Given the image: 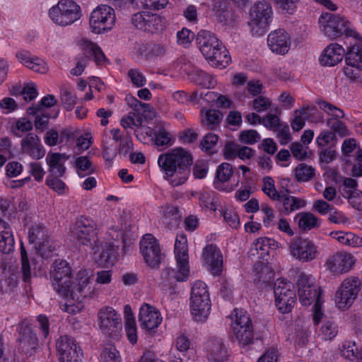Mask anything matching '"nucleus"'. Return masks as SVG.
<instances>
[{"label":"nucleus","instance_id":"1","mask_svg":"<svg viewBox=\"0 0 362 362\" xmlns=\"http://www.w3.org/2000/svg\"><path fill=\"white\" fill-rule=\"evenodd\" d=\"M93 272L81 269L75 277L71 275L69 263L56 259L50 269V279L54 291L65 300L61 309L72 315L80 313L83 308V300L98 295L99 289L91 281Z\"/></svg>","mask_w":362,"mask_h":362},{"label":"nucleus","instance_id":"2","mask_svg":"<svg viewBox=\"0 0 362 362\" xmlns=\"http://www.w3.org/2000/svg\"><path fill=\"white\" fill-rule=\"evenodd\" d=\"M73 233L80 244L90 248L93 258L99 266L105 267L112 264L115 245L113 242L104 244L103 240L98 238V229L94 220L81 216L75 222ZM107 235L109 241L123 238V232L116 228H110Z\"/></svg>","mask_w":362,"mask_h":362},{"label":"nucleus","instance_id":"3","mask_svg":"<svg viewBox=\"0 0 362 362\" xmlns=\"http://www.w3.org/2000/svg\"><path fill=\"white\" fill-rule=\"evenodd\" d=\"M157 163L163 179L170 186L177 187L188 180L193 158L187 149L176 147L160 154Z\"/></svg>","mask_w":362,"mask_h":362},{"label":"nucleus","instance_id":"4","mask_svg":"<svg viewBox=\"0 0 362 362\" xmlns=\"http://www.w3.org/2000/svg\"><path fill=\"white\" fill-rule=\"evenodd\" d=\"M282 245L272 238L260 237L252 243V252H256L257 257L263 262L255 264L253 273L255 282H267L272 277V271L268 262L271 256L276 255Z\"/></svg>","mask_w":362,"mask_h":362},{"label":"nucleus","instance_id":"5","mask_svg":"<svg viewBox=\"0 0 362 362\" xmlns=\"http://www.w3.org/2000/svg\"><path fill=\"white\" fill-rule=\"evenodd\" d=\"M197 41L201 52L211 66L223 69L229 64L228 51L214 34L202 30L197 35Z\"/></svg>","mask_w":362,"mask_h":362},{"label":"nucleus","instance_id":"6","mask_svg":"<svg viewBox=\"0 0 362 362\" xmlns=\"http://www.w3.org/2000/svg\"><path fill=\"white\" fill-rule=\"evenodd\" d=\"M190 312L193 319L204 322L209 317L211 303L206 284L199 280L194 281L191 288Z\"/></svg>","mask_w":362,"mask_h":362},{"label":"nucleus","instance_id":"7","mask_svg":"<svg viewBox=\"0 0 362 362\" xmlns=\"http://www.w3.org/2000/svg\"><path fill=\"white\" fill-rule=\"evenodd\" d=\"M230 333L232 339L240 346L245 347L253 341L254 332L252 321L246 312L234 309L230 315Z\"/></svg>","mask_w":362,"mask_h":362},{"label":"nucleus","instance_id":"8","mask_svg":"<svg viewBox=\"0 0 362 362\" xmlns=\"http://www.w3.org/2000/svg\"><path fill=\"white\" fill-rule=\"evenodd\" d=\"M47 15L53 23L66 27L81 18L82 11L81 6L74 0H59L49 8Z\"/></svg>","mask_w":362,"mask_h":362},{"label":"nucleus","instance_id":"9","mask_svg":"<svg viewBox=\"0 0 362 362\" xmlns=\"http://www.w3.org/2000/svg\"><path fill=\"white\" fill-rule=\"evenodd\" d=\"M273 10L269 3L260 1L249 10L247 25L253 35H263L272 21Z\"/></svg>","mask_w":362,"mask_h":362},{"label":"nucleus","instance_id":"10","mask_svg":"<svg viewBox=\"0 0 362 362\" xmlns=\"http://www.w3.org/2000/svg\"><path fill=\"white\" fill-rule=\"evenodd\" d=\"M320 29L330 40L343 34L357 37L356 30L350 28V22L344 16L329 13H322L319 18Z\"/></svg>","mask_w":362,"mask_h":362},{"label":"nucleus","instance_id":"11","mask_svg":"<svg viewBox=\"0 0 362 362\" xmlns=\"http://www.w3.org/2000/svg\"><path fill=\"white\" fill-rule=\"evenodd\" d=\"M274 298L275 307L279 313H291L296 303L293 284L285 279H277L274 285Z\"/></svg>","mask_w":362,"mask_h":362},{"label":"nucleus","instance_id":"12","mask_svg":"<svg viewBox=\"0 0 362 362\" xmlns=\"http://www.w3.org/2000/svg\"><path fill=\"white\" fill-rule=\"evenodd\" d=\"M115 10L107 5L101 4L90 12L88 24L93 33L100 35L112 30L115 25Z\"/></svg>","mask_w":362,"mask_h":362},{"label":"nucleus","instance_id":"13","mask_svg":"<svg viewBox=\"0 0 362 362\" xmlns=\"http://www.w3.org/2000/svg\"><path fill=\"white\" fill-rule=\"evenodd\" d=\"M288 251L293 259L303 263L312 262L320 255L315 243L309 238H303L291 240L288 245Z\"/></svg>","mask_w":362,"mask_h":362},{"label":"nucleus","instance_id":"14","mask_svg":"<svg viewBox=\"0 0 362 362\" xmlns=\"http://www.w3.org/2000/svg\"><path fill=\"white\" fill-rule=\"evenodd\" d=\"M298 294L300 303L304 306H308L322 298V289L315 284V278L311 275L301 274L298 276Z\"/></svg>","mask_w":362,"mask_h":362},{"label":"nucleus","instance_id":"15","mask_svg":"<svg viewBox=\"0 0 362 362\" xmlns=\"http://www.w3.org/2000/svg\"><path fill=\"white\" fill-rule=\"evenodd\" d=\"M203 351L208 362H228L230 351L224 340L216 336L208 337L204 343Z\"/></svg>","mask_w":362,"mask_h":362},{"label":"nucleus","instance_id":"16","mask_svg":"<svg viewBox=\"0 0 362 362\" xmlns=\"http://www.w3.org/2000/svg\"><path fill=\"white\" fill-rule=\"evenodd\" d=\"M140 253L145 263L151 268L159 266L162 253L158 240L151 234L144 235L140 240Z\"/></svg>","mask_w":362,"mask_h":362},{"label":"nucleus","instance_id":"17","mask_svg":"<svg viewBox=\"0 0 362 362\" xmlns=\"http://www.w3.org/2000/svg\"><path fill=\"white\" fill-rule=\"evenodd\" d=\"M59 362H81L83 352L75 340L68 336H61L56 341Z\"/></svg>","mask_w":362,"mask_h":362},{"label":"nucleus","instance_id":"18","mask_svg":"<svg viewBox=\"0 0 362 362\" xmlns=\"http://www.w3.org/2000/svg\"><path fill=\"white\" fill-rule=\"evenodd\" d=\"M97 324L101 332L111 334L122 328V317L113 308L105 306L98 312Z\"/></svg>","mask_w":362,"mask_h":362},{"label":"nucleus","instance_id":"19","mask_svg":"<svg viewBox=\"0 0 362 362\" xmlns=\"http://www.w3.org/2000/svg\"><path fill=\"white\" fill-rule=\"evenodd\" d=\"M234 171L232 165L223 163L216 171L214 187L222 192H230L238 185V180L234 179Z\"/></svg>","mask_w":362,"mask_h":362},{"label":"nucleus","instance_id":"20","mask_svg":"<svg viewBox=\"0 0 362 362\" xmlns=\"http://www.w3.org/2000/svg\"><path fill=\"white\" fill-rule=\"evenodd\" d=\"M291 37L284 29L272 31L267 36V46L270 51L277 55H286L291 46Z\"/></svg>","mask_w":362,"mask_h":362},{"label":"nucleus","instance_id":"21","mask_svg":"<svg viewBox=\"0 0 362 362\" xmlns=\"http://www.w3.org/2000/svg\"><path fill=\"white\" fill-rule=\"evenodd\" d=\"M356 259L354 255L346 252H337L330 256L325 262V267L334 274L349 272L354 267Z\"/></svg>","mask_w":362,"mask_h":362},{"label":"nucleus","instance_id":"22","mask_svg":"<svg viewBox=\"0 0 362 362\" xmlns=\"http://www.w3.org/2000/svg\"><path fill=\"white\" fill-rule=\"evenodd\" d=\"M310 334L311 331L308 323L303 319H298L290 328L287 334V340L296 348H302L307 345Z\"/></svg>","mask_w":362,"mask_h":362},{"label":"nucleus","instance_id":"23","mask_svg":"<svg viewBox=\"0 0 362 362\" xmlns=\"http://www.w3.org/2000/svg\"><path fill=\"white\" fill-rule=\"evenodd\" d=\"M317 104L322 110L327 112L329 115L334 119H328L327 122V126H329L341 136L348 135L349 130L347 127L341 121L339 120V119L344 117V112L336 106H334L332 104L323 100H320L317 102Z\"/></svg>","mask_w":362,"mask_h":362},{"label":"nucleus","instance_id":"24","mask_svg":"<svg viewBox=\"0 0 362 362\" xmlns=\"http://www.w3.org/2000/svg\"><path fill=\"white\" fill-rule=\"evenodd\" d=\"M162 316L158 309L148 303L139 308V322L141 329L151 331L157 328L162 322Z\"/></svg>","mask_w":362,"mask_h":362},{"label":"nucleus","instance_id":"25","mask_svg":"<svg viewBox=\"0 0 362 362\" xmlns=\"http://www.w3.org/2000/svg\"><path fill=\"white\" fill-rule=\"evenodd\" d=\"M18 333L19 350L26 356L34 355L36 353L38 341L31 328L23 323L19 326Z\"/></svg>","mask_w":362,"mask_h":362},{"label":"nucleus","instance_id":"26","mask_svg":"<svg viewBox=\"0 0 362 362\" xmlns=\"http://www.w3.org/2000/svg\"><path fill=\"white\" fill-rule=\"evenodd\" d=\"M16 57L23 66L37 74H46L49 70L48 62L45 58L32 55L27 51L17 52Z\"/></svg>","mask_w":362,"mask_h":362},{"label":"nucleus","instance_id":"27","mask_svg":"<svg viewBox=\"0 0 362 362\" xmlns=\"http://www.w3.org/2000/svg\"><path fill=\"white\" fill-rule=\"evenodd\" d=\"M176 267L168 268L163 272L162 278L170 283L186 281L189 277L190 267L189 257L175 258Z\"/></svg>","mask_w":362,"mask_h":362},{"label":"nucleus","instance_id":"28","mask_svg":"<svg viewBox=\"0 0 362 362\" xmlns=\"http://www.w3.org/2000/svg\"><path fill=\"white\" fill-rule=\"evenodd\" d=\"M204 262L214 276L221 274L223 256L221 250L214 245L206 246L203 250Z\"/></svg>","mask_w":362,"mask_h":362},{"label":"nucleus","instance_id":"29","mask_svg":"<svg viewBox=\"0 0 362 362\" xmlns=\"http://www.w3.org/2000/svg\"><path fill=\"white\" fill-rule=\"evenodd\" d=\"M21 148L23 153L35 159H40L45 154L40 139L35 133H28L21 139Z\"/></svg>","mask_w":362,"mask_h":362},{"label":"nucleus","instance_id":"30","mask_svg":"<svg viewBox=\"0 0 362 362\" xmlns=\"http://www.w3.org/2000/svg\"><path fill=\"white\" fill-rule=\"evenodd\" d=\"M344 54L345 49L341 45L330 43L322 52L320 63L325 66H334L342 61Z\"/></svg>","mask_w":362,"mask_h":362},{"label":"nucleus","instance_id":"31","mask_svg":"<svg viewBox=\"0 0 362 362\" xmlns=\"http://www.w3.org/2000/svg\"><path fill=\"white\" fill-rule=\"evenodd\" d=\"M317 110L313 105H305L295 110L290 120V125L293 132L300 131L305 126L306 120L315 122L312 117Z\"/></svg>","mask_w":362,"mask_h":362},{"label":"nucleus","instance_id":"32","mask_svg":"<svg viewBox=\"0 0 362 362\" xmlns=\"http://www.w3.org/2000/svg\"><path fill=\"white\" fill-rule=\"evenodd\" d=\"M45 160L52 176L62 177L65 174V163L68 160V156L65 153L49 152Z\"/></svg>","mask_w":362,"mask_h":362},{"label":"nucleus","instance_id":"33","mask_svg":"<svg viewBox=\"0 0 362 362\" xmlns=\"http://www.w3.org/2000/svg\"><path fill=\"white\" fill-rule=\"evenodd\" d=\"M77 45L87 58L93 57L97 64H103L106 57L100 47L95 42L81 38L78 40Z\"/></svg>","mask_w":362,"mask_h":362},{"label":"nucleus","instance_id":"34","mask_svg":"<svg viewBox=\"0 0 362 362\" xmlns=\"http://www.w3.org/2000/svg\"><path fill=\"white\" fill-rule=\"evenodd\" d=\"M15 240L11 226L0 218V252L9 254L14 249Z\"/></svg>","mask_w":362,"mask_h":362},{"label":"nucleus","instance_id":"35","mask_svg":"<svg viewBox=\"0 0 362 362\" xmlns=\"http://www.w3.org/2000/svg\"><path fill=\"white\" fill-rule=\"evenodd\" d=\"M329 235L344 246L353 248L362 247V238L353 232L336 230L332 231Z\"/></svg>","mask_w":362,"mask_h":362},{"label":"nucleus","instance_id":"36","mask_svg":"<svg viewBox=\"0 0 362 362\" xmlns=\"http://www.w3.org/2000/svg\"><path fill=\"white\" fill-rule=\"evenodd\" d=\"M294 221L302 231H308L320 227L321 221L311 212H300L294 217Z\"/></svg>","mask_w":362,"mask_h":362},{"label":"nucleus","instance_id":"37","mask_svg":"<svg viewBox=\"0 0 362 362\" xmlns=\"http://www.w3.org/2000/svg\"><path fill=\"white\" fill-rule=\"evenodd\" d=\"M361 286L362 281L358 277L350 276L345 278L337 288L356 300Z\"/></svg>","mask_w":362,"mask_h":362},{"label":"nucleus","instance_id":"38","mask_svg":"<svg viewBox=\"0 0 362 362\" xmlns=\"http://www.w3.org/2000/svg\"><path fill=\"white\" fill-rule=\"evenodd\" d=\"M352 62L345 59L346 65L343 72L346 78L357 87L362 88V66L351 63Z\"/></svg>","mask_w":362,"mask_h":362},{"label":"nucleus","instance_id":"39","mask_svg":"<svg viewBox=\"0 0 362 362\" xmlns=\"http://www.w3.org/2000/svg\"><path fill=\"white\" fill-rule=\"evenodd\" d=\"M73 167L80 177H84L95 172V167L90 159L86 156L76 157L74 161Z\"/></svg>","mask_w":362,"mask_h":362},{"label":"nucleus","instance_id":"40","mask_svg":"<svg viewBox=\"0 0 362 362\" xmlns=\"http://www.w3.org/2000/svg\"><path fill=\"white\" fill-rule=\"evenodd\" d=\"M280 201L282 202V209L280 211L284 214H289L298 209L304 208L306 204V200L293 196H289L288 194L283 197Z\"/></svg>","mask_w":362,"mask_h":362},{"label":"nucleus","instance_id":"41","mask_svg":"<svg viewBox=\"0 0 362 362\" xmlns=\"http://www.w3.org/2000/svg\"><path fill=\"white\" fill-rule=\"evenodd\" d=\"M189 76L197 84L206 88H213L216 84V81L212 76L197 68H192L189 73Z\"/></svg>","mask_w":362,"mask_h":362},{"label":"nucleus","instance_id":"42","mask_svg":"<svg viewBox=\"0 0 362 362\" xmlns=\"http://www.w3.org/2000/svg\"><path fill=\"white\" fill-rule=\"evenodd\" d=\"M198 200L200 207L204 211H215L216 209L214 199L215 194L209 189H202L193 194Z\"/></svg>","mask_w":362,"mask_h":362},{"label":"nucleus","instance_id":"43","mask_svg":"<svg viewBox=\"0 0 362 362\" xmlns=\"http://www.w3.org/2000/svg\"><path fill=\"white\" fill-rule=\"evenodd\" d=\"M262 190L273 201H280L284 197V190H279L275 186V182L271 177H264L262 180Z\"/></svg>","mask_w":362,"mask_h":362},{"label":"nucleus","instance_id":"44","mask_svg":"<svg viewBox=\"0 0 362 362\" xmlns=\"http://www.w3.org/2000/svg\"><path fill=\"white\" fill-rule=\"evenodd\" d=\"M293 172L298 182H306L315 177L316 170L312 165L302 163L295 168Z\"/></svg>","mask_w":362,"mask_h":362},{"label":"nucleus","instance_id":"45","mask_svg":"<svg viewBox=\"0 0 362 362\" xmlns=\"http://www.w3.org/2000/svg\"><path fill=\"white\" fill-rule=\"evenodd\" d=\"M356 182L355 180L352 178H346L344 180V197L349 199V202L353 205V206L358 209H362V197H360V202L358 204H354V194L358 191L356 190Z\"/></svg>","mask_w":362,"mask_h":362},{"label":"nucleus","instance_id":"46","mask_svg":"<svg viewBox=\"0 0 362 362\" xmlns=\"http://www.w3.org/2000/svg\"><path fill=\"white\" fill-rule=\"evenodd\" d=\"M152 143L156 146H170L174 143L173 136L163 127L155 129Z\"/></svg>","mask_w":362,"mask_h":362},{"label":"nucleus","instance_id":"47","mask_svg":"<svg viewBox=\"0 0 362 362\" xmlns=\"http://www.w3.org/2000/svg\"><path fill=\"white\" fill-rule=\"evenodd\" d=\"M341 356L348 360L358 361L360 349L356 346L354 341L346 340L342 342L339 347Z\"/></svg>","mask_w":362,"mask_h":362},{"label":"nucleus","instance_id":"48","mask_svg":"<svg viewBox=\"0 0 362 362\" xmlns=\"http://www.w3.org/2000/svg\"><path fill=\"white\" fill-rule=\"evenodd\" d=\"M33 129V123L32 122L25 118L21 117L16 120H15L11 124L10 127L11 132L17 137H21L23 135L31 131Z\"/></svg>","mask_w":362,"mask_h":362},{"label":"nucleus","instance_id":"49","mask_svg":"<svg viewBox=\"0 0 362 362\" xmlns=\"http://www.w3.org/2000/svg\"><path fill=\"white\" fill-rule=\"evenodd\" d=\"M158 217L165 225H170L176 221L178 218L177 209L171 206H164L159 209Z\"/></svg>","mask_w":362,"mask_h":362},{"label":"nucleus","instance_id":"50","mask_svg":"<svg viewBox=\"0 0 362 362\" xmlns=\"http://www.w3.org/2000/svg\"><path fill=\"white\" fill-rule=\"evenodd\" d=\"M224 221L233 229L240 226V219L235 209L230 206H225L221 209Z\"/></svg>","mask_w":362,"mask_h":362},{"label":"nucleus","instance_id":"51","mask_svg":"<svg viewBox=\"0 0 362 362\" xmlns=\"http://www.w3.org/2000/svg\"><path fill=\"white\" fill-rule=\"evenodd\" d=\"M338 333L337 326L329 320L325 321L318 328L317 334L323 340H331Z\"/></svg>","mask_w":362,"mask_h":362},{"label":"nucleus","instance_id":"52","mask_svg":"<svg viewBox=\"0 0 362 362\" xmlns=\"http://www.w3.org/2000/svg\"><path fill=\"white\" fill-rule=\"evenodd\" d=\"M175 258L189 257L187 239L185 234H177L174 247Z\"/></svg>","mask_w":362,"mask_h":362},{"label":"nucleus","instance_id":"53","mask_svg":"<svg viewBox=\"0 0 362 362\" xmlns=\"http://www.w3.org/2000/svg\"><path fill=\"white\" fill-rule=\"evenodd\" d=\"M356 300L350 297L339 289H337L334 296V301L335 306L341 310H346L354 304Z\"/></svg>","mask_w":362,"mask_h":362},{"label":"nucleus","instance_id":"54","mask_svg":"<svg viewBox=\"0 0 362 362\" xmlns=\"http://www.w3.org/2000/svg\"><path fill=\"white\" fill-rule=\"evenodd\" d=\"M132 4L138 8H146L151 10L159 11L165 8L168 4V0H132Z\"/></svg>","mask_w":362,"mask_h":362},{"label":"nucleus","instance_id":"55","mask_svg":"<svg viewBox=\"0 0 362 362\" xmlns=\"http://www.w3.org/2000/svg\"><path fill=\"white\" fill-rule=\"evenodd\" d=\"M223 115L216 110H208L202 113V122L208 128L214 129L222 120Z\"/></svg>","mask_w":362,"mask_h":362},{"label":"nucleus","instance_id":"56","mask_svg":"<svg viewBox=\"0 0 362 362\" xmlns=\"http://www.w3.org/2000/svg\"><path fill=\"white\" fill-rule=\"evenodd\" d=\"M100 362H122L119 352L113 346L104 347L100 354Z\"/></svg>","mask_w":362,"mask_h":362},{"label":"nucleus","instance_id":"57","mask_svg":"<svg viewBox=\"0 0 362 362\" xmlns=\"http://www.w3.org/2000/svg\"><path fill=\"white\" fill-rule=\"evenodd\" d=\"M345 59L362 66V39L358 40L350 47Z\"/></svg>","mask_w":362,"mask_h":362},{"label":"nucleus","instance_id":"58","mask_svg":"<svg viewBox=\"0 0 362 362\" xmlns=\"http://www.w3.org/2000/svg\"><path fill=\"white\" fill-rule=\"evenodd\" d=\"M127 75L132 85L136 88H141L146 84V78L139 69H129Z\"/></svg>","mask_w":362,"mask_h":362},{"label":"nucleus","instance_id":"59","mask_svg":"<svg viewBox=\"0 0 362 362\" xmlns=\"http://www.w3.org/2000/svg\"><path fill=\"white\" fill-rule=\"evenodd\" d=\"M21 270L23 272V281L27 282L30 280L33 275V267L30 264L27 252L25 248L21 245Z\"/></svg>","mask_w":362,"mask_h":362},{"label":"nucleus","instance_id":"60","mask_svg":"<svg viewBox=\"0 0 362 362\" xmlns=\"http://www.w3.org/2000/svg\"><path fill=\"white\" fill-rule=\"evenodd\" d=\"M59 177H48L46 179V185L56 192L58 194L62 195L66 194L68 192V187L61 180L59 179Z\"/></svg>","mask_w":362,"mask_h":362},{"label":"nucleus","instance_id":"61","mask_svg":"<svg viewBox=\"0 0 362 362\" xmlns=\"http://www.w3.org/2000/svg\"><path fill=\"white\" fill-rule=\"evenodd\" d=\"M135 134L138 140L143 144L152 143L155 129L148 127H141L135 129Z\"/></svg>","mask_w":362,"mask_h":362},{"label":"nucleus","instance_id":"62","mask_svg":"<svg viewBox=\"0 0 362 362\" xmlns=\"http://www.w3.org/2000/svg\"><path fill=\"white\" fill-rule=\"evenodd\" d=\"M39 255L43 259H49L55 255V246L49 240H45L36 246Z\"/></svg>","mask_w":362,"mask_h":362},{"label":"nucleus","instance_id":"63","mask_svg":"<svg viewBox=\"0 0 362 362\" xmlns=\"http://www.w3.org/2000/svg\"><path fill=\"white\" fill-rule=\"evenodd\" d=\"M162 28V18L157 14L151 13L149 12V15L146 23V27L145 28L144 31L154 33L159 30H161Z\"/></svg>","mask_w":362,"mask_h":362},{"label":"nucleus","instance_id":"64","mask_svg":"<svg viewBox=\"0 0 362 362\" xmlns=\"http://www.w3.org/2000/svg\"><path fill=\"white\" fill-rule=\"evenodd\" d=\"M61 100L64 106L68 110H71L76 103V95L68 88L64 86L61 88Z\"/></svg>","mask_w":362,"mask_h":362}]
</instances>
